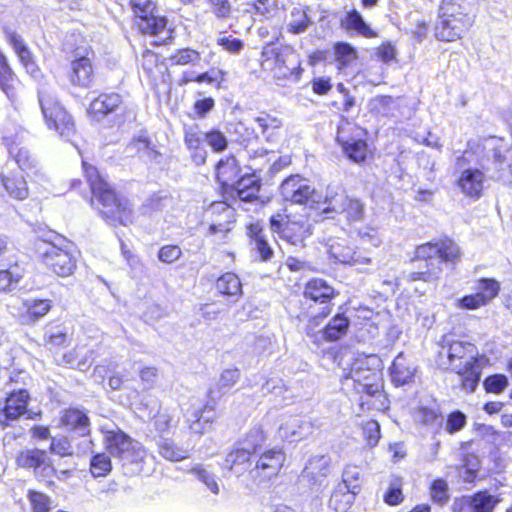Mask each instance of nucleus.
I'll list each match as a JSON object with an SVG mask.
<instances>
[{
  "mask_svg": "<svg viewBox=\"0 0 512 512\" xmlns=\"http://www.w3.org/2000/svg\"><path fill=\"white\" fill-rule=\"evenodd\" d=\"M0 180L7 194L16 200H24L28 197L27 182L21 175H1Z\"/></svg>",
  "mask_w": 512,
  "mask_h": 512,
  "instance_id": "obj_38",
  "label": "nucleus"
},
{
  "mask_svg": "<svg viewBox=\"0 0 512 512\" xmlns=\"http://www.w3.org/2000/svg\"><path fill=\"white\" fill-rule=\"evenodd\" d=\"M216 289L223 295L240 297L242 294V284L239 277L227 272L220 276L216 282Z\"/></svg>",
  "mask_w": 512,
  "mask_h": 512,
  "instance_id": "obj_44",
  "label": "nucleus"
},
{
  "mask_svg": "<svg viewBox=\"0 0 512 512\" xmlns=\"http://www.w3.org/2000/svg\"><path fill=\"white\" fill-rule=\"evenodd\" d=\"M284 462L285 454L282 449H269L259 456L250 473L254 478L270 479L280 472Z\"/></svg>",
  "mask_w": 512,
  "mask_h": 512,
  "instance_id": "obj_18",
  "label": "nucleus"
},
{
  "mask_svg": "<svg viewBox=\"0 0 512 512\" xmlns=\"http://www.w3.org/2000/svg\"><path fill=\"white\" fill-rule=\"evenodd\" d=\"M32 512H49L52 506L51 498L39 491L29 490L27 493Z\"/></svg>",
  "mask_w": 512,
  "mask_h": 512,
  "instance_id": "obj_53",
  "label": "nucleus"
},
{
  "mask_svg": "<svg viewBox=\"0 0 512 512\" xmlns=\"http://www.w3.org/2000/svg\"><path fill=\"white\" fill-rule=\"evenodd\" d=\"M42 264L51 272L60 277H68L76 268V259L68 250V246H58L54 243L44 242L38 247Z\"/></svg>",
  "mask_w": 512,
  "mask_h": 512,
  "instance_id": "obj_10",
  "label": "nucleus"
},
{
  "mask_svg": "<svg viewBox=\"0 0 512 512\" xmlns=\"http://www.w3.org/2000/svg\"><path fill=\"white\" fill-rule=\"evenodd\" d=\"M338 485H345L352 493L358 494L361 487L360 468L355 465H347L342 474V482Z\"/></svg>",
  "mask_w": 512,
  "mask_h": 512,
  "instance_id": "obj_48",
  "label": "nucleus"
},
{
  "mask_svg": "<svg viewBox=\"0 0 512 512\" xmlns=\"http://www.w3.org/2000/svg\"><path fill=\"white\" fill-rule=\"evenodd\" d=\"M188 473H191L196 476V478L201 481L208 490H210L213 494H218L220 491L219 484L214 474L208 471L203 465L197 464L193 466Z\"/></svg>",
  "mask_w": 512,
  "mask_h": 512,
  "instance_id": "obj_51",
  "label": "nucleus"
},
{
  "mask_svg": "<svg viewBox=\"0 0 512 512\" xmlns=\"http://www.w3.org/2000/svg\"><path fill=\"white\" fill-rule=\"evenodd\" d=\"M121 96L117 93L101 94L89 106V113L101 117L114 111L121 104Z\"/></svg>",
  "mask_w": 512,
  "mask_h": 512,
  "instance_id": "obj_37",
  "label": "nucleus"
},
{
  "mask_svg": "<svg viewBox=\"0 0 512 512\" xmlns=\"http://www.w3.org/2000/svg\"><path fill=\"white\" fill-rule=\"evenodd\" d=\"M304 296L314 302L327 303L335 296V290L325 280L315 278L307 282Z\"/></svg>",
  "mask_w": 512,
  "mask_h": 512,
  "instance_id": "obj_35",
  "label": "nucleus"
},
{
  "mask_svg": "<svg viewBox=\"0 0 512 512\" xmlns=\"http://www.w3.org/2000/svg\"><path fill=\"white\" fill-rule=\"evenodd\" d=\"M356 237L360 244L378 248L383 243V238L378 229L373 226H365L356 231Z\"/></svg>",
  "mask_w": 512,
  "mask_h": 512,
  "instance_id": "obj_50",
  "label": "nucleus"
},
{
  "mask_svg": "<svg viewBox=\"0 0 512 512\" xmlns=\"http://www.w3.org/2000/svg\"><path fill=\"white\" fill-rule=\"evenodd\" d=\"M473 22V16H444L440 12L435 35L442 41H455L460 39L470 29Z\"/></svg>",
  "mask_w": 512,
  "mask_h": 512,
  "instance_id": "obj_17",
  "label": "nucleus"
},
{
  "mask_svg": "<svg viewBox=\"0 0 512 512\" xmlns=\"http://www.w3.org/2000/svg\"><path fill=\"white\" fill-rule=\"evenodd\" d=\"M205 221L209 225V234L225 236L235 223V210L226 202H214L206 210Z\"/></svg>",
  "mask_w": 512,
  "mask_h": 512,
  "instance_id": "obj_14",
  "label": "nucleus"
},
{
  "mask_svg": "<svg viewBox=\"0 0 512 512\" xmlns=\"http://www.w3.org/2000/svg\"><path fill=\"white\" fill-rule=\"evenodd\" d=\"M490 364V359L484 354L475 352L470 355L466 361V368L462 376V388L466 392L472 393L478 386L482 369Z\"/></svg>",
  "mask_w": 512,
  "mask_h": 512,
  "instance_id": "obj_24",
  "label": "nucleus"
},
{
  "mask_svg": "<svg viewBox=\"0 0 512 512\" xmlns=\"http://www.w3.org/2000/svg\"><path fill=\"white\" fill-rule=\"evenodd\" d=\"M264 441V431L258 427L253 428L247 434L246 438L227 454L225 467L236 476H241L246 471H250L251 455L263 444Z\"/></svg>",
  "mask_w": 512,
  "mask_h": 512,
  "instance_id": "obj_8",
  "label": "nucleus"
},
{
  "mask_svg": "<svg viewBox=\"0 0 512 512\" xmlns=\"http://www.w3.org/2000/svg\"><path fill=\"white\" fill-rule=\"evenodd\" d=\"M477 0H442L440 12L444 16H473Z\"/></svg>",
  "mask_w": 512,
  "mask_h": 512,
  "instance_id": "obj_41",
  "label": "nucleus"
},
{
  "mask_svg": "<svg viewBox=\"0 0 512 512\" xmlns=\"http://www.w3.org/2000/svg\"><path fill=\"white\" fill-rule=\"evenodd\" d=\"M131 5L139 30L144 34L159 37L158 43H164L170 37L167 19L156 15L153 0H131Z\"/></svg>",
  "mask_w": 512,
  "mask_h": 512,
  "instance_id": "obj_7",
  "label": "nucleus"
},
{
  "mask_svg": "<svg viewBox=\"0 0 512 512\" xmlns=\"http://www.w3.org/2000/svg\"><path fill=\"white\" fill-rule=\"evenodd\" d=\"M357 494L352 493L345 485H337L330 500L329 507L335 512H347L355 500Z\"/></svg>",
  "mask_w": 512,
  "mask_h": 512,
  "instance_id": "obj_40",
  "label": "nucleus"
},
{
  "mask_svg": "<svg viewBox=\"0 0 512 512\" xmlns=\"http://www.w3.org/2000/svg\"><path fill=\"white\" fill-rule=\"evenodd\" d=\"M111 468V460L106 454H97L91 460L90 470L94 477L106 476Z\"/></svg>",
  "mask_w": 512,
  "mask_h": 512,
  "instance_id": "obj_57",
  "label": "nucleus"
},
{
  "mask_svg": "<svg viewBox=\"0 0 512 512\" xmlns=\"http://www.w3.org/2000/svg\"><path fill=\"white\" fill-rule=\"evenodd\" d=\"M466 424V417L463 413L457 411L448 416L446 423V431L453 434L461 430Z\"/></svg>",
  "mask_w": 512,
  "mask_h": 512,
  "instance_id": "obj_64",
  "label": "nucleus"
},
{
  "mask_svg": "<svg viewBox=\"0 0 512 512\" xmlns=\"http://www.w3.org/2000/svg\"><path fill=\"white\" fill-rule=\"evenodd\" d=\"M61 425L78 430L81 434H85L89 428V419L87 415L78 409H67L61 416Z\"/></svg>",
  "mask_w": 512,
  "mask_h": 512,
  "instance_id": "obj_42",
  "label": "nucleus"
},
{
  "mask_svg": "<svg viewBox=\"0 0 512 512\" xmlns=\"http://www.w3.org/2000/svg\"><path fill=\"white\" fill-rule=\"evenodd\" d=\"M346 379L354 382V388L359 393L375 398L373 403H368L374 409L387 408V399L382 393L381 378L376 370L367 367L365 358H358L352 365Z\"/></svg>",
  "mask_w": 512,
  "mask_h": 512,
  "instance_id": "obj_4",
  "label": "nucleus"
},
{
  "mask_svg": "<svg viewBox=\"0 0 512 512\" xmlns=\"http://www.w3.org/2000/svg\"><path fill=\"white\" fill-rule=\"evenodd\" d=\"M231 186L235 196L241 201L250 202L258 198L260 183L255 175H245L236 180Z\"/></svg>",
  "mask_w": 512,
  "mask_h": 512,
  "instance_id": "obj_34",
  "label": "nucleus"
},
{
  "mask_svg": "<svg viewBox=\"0 0 512 512\" xmlns=\"http://www.w3.org/2000/svg\"><path fill=\"white\" fill-rule=\"evenodd\" d=\"M342 26L347 31H353L365 38H374L377 36V33L364 21L357 10H352L347 13L342 20Z\"/></svg>",
  "mask_w": 512,
  "mask_h": 512,
  "instance_id": "obj_39",
  "label": "nucleus"
},
{
  "mask_svg": "<svg viewBox=\"0 0 512 512\" xmlns=\"http://www.w3.org/2000/svg\"><path fill=\"white\" fill-rule=\"evenodd\" d=\"M362 134L359 127L348 121H342L338 126L337 142L345 155L355 163H361L367 157V144L361 138Z\"/></svg>",
  "mask_w": 512,
  "mask_h": 512,
  "instance_id": "obj_13",
  "label": "nucleus"
},
{
  "mask_svg": "<svg viewBox=\"0 0 512 512\" xmlns=\"http://www.w3.org/2000/svg\"><path fill=\"white\" fill-rule=\"evenodd\" d=\"M29 393L20 389L9 393L3 404L0 403V423L7 425L8 421H14L27 411Z\"/></svg>",
  "mask_w": 512,
  "mask_h": 512,
  "instance_id": "obj_20",
  "label": "nucleus"
},
{
  "mask_svg": "<svg viewBox=\"0 0 512 512\" xmlns=\"http://www.w3.org/2000/svg\"><path fill=\"white\" fill-rule=\"evenodd\" d=\"M200 58L199 53L192 49H182L177 51L172 57L171 61L177 65H186L194 63Z\"/></svg>",
  "mask_w": 512,
  "mask_h": 512,
  "instance_id": "obj_63",
  "label": "nucleus"
},
{
  "mask_svg": "<svg viewBox=\"0 0 512 512\" xmlns=\"http://www.w3.org/2000/svg\"><path fill=\"white\" fill-rule=\"evenodd\" d=\"M182 256V250L178 245H165L158 251V259L165 264H172Z\"/></svg>",
  "mask_w": 512,
  "mask_h": 512,
  "instance_id": "obj_62",
  "label": "nucleus"
},
{
  "mask_svg": "<svg viewBox=\"0 0 512 512\" xmlns=\"http://www.w3.org/2000/svg\"><path fill=\"white\" fill-rule=\"evenodd\" d=\"M69 79L72 85L88 88L94 80V69L91 60L82 56L71 62Z\"/></svg>",
  "mask_w": 512,
  "mask_h": 512,
  "instance_id": "obj_29",
  "label": "nucleus"
},
{
  "mask_svg": "<svg viewBox=\"0 0 512 512\" xmlns=\"http://www.w3.org/2000/svg\"><path fill=\"white\" fill-rule=\"evenodd\" d=\"M311 432V425L299 416H286L281 419L278 437L287 442H298Z\"/></svg>",
  "mask_w": 512,
  "mask_h": 512,
  "instance_id": "obj_22",
  "label": "nucleus"
},
{
  "mask_svg": "<svg viewBox=\"0 0 512 512\" xmlns=\"http://www.w3.org/2000/svg\"><path fill=\"white\" fill-rule=\"evenodd\" d=\"M245 12L270 18L278 9L274 0H253L246 4Z\"/></svg>",
  "mask_w": 512,
  "mask_h": 512,
  "instance_id": "obj_49",
  "label": "nucleus"
},
{
  "mask_svg": "<svg viewBox=\"0 0 512 512\" xmlns=\"http://www.w3.org/2000/svg\"><path fill=\"white\" fill-rule=\"evenodd\" d=\"M362 429L367 444L370 447L376 446L381 437L379 423L375 420H369L363 424Z\"/></svg>",
  "mask_w": 512,
  "mask_h": 512,
  "instance_id": "obj_61",
  "label": "nucleus"
},
{
  "mask_svg": "<svg viewBox=\"0 0 512 512\" xmlns=\"http://www.w3.org/2000/svg\"><path fill=\"white\" fill-rule=\"evenodd\" d=\"M309 25L306 12L301 8H294L287 22V28L290 33L299 34L304 32Z\"/></svg>",
  "mask_w": 512,
  "mask_h": 512,
  "instance_id": "obj_52",
  "label": "nucleus"
},
{
  "mask_svg": "<svg viewBox=\"0 0 512 512\" xmlns=\"http://www.w3.org/2000/svg\"><path fill=\"white\" fill-rule=\"evenodd\" d=\"M349 326L348 319L343 315L333 317L325 327L323 334L326 340L335 341L346 334Z\"/></svg>",
  "mask_w": 512,
  "mask_h": 512,
  "instance_id": "obj_46",
  "label": "nucleus"
},
{
  "mask_svg": "<svg viewBox=\"0 0 512 512\" xmlns=\"http://www.w3.org/2000/svg\"><path fill=\"white\" fill-rule=\"evenodd\" d=\"M104 443L108 452L123 461V464H140L147 456L143 445L118 428L102 427Z\"/></svg>",
  "mask_w": 512,
  "mask_h": 512,
  "instance_id": "obj_5",
  "label": "nucleus"
},
{
  "mask_svg": "<svg viewBox=\"0 0 512 512\" xmlns=\"http://www.w3.org/2000/svg\"><path fill=\"white\" fill-rule=\"evenodd\" d=\"M499 499L487 492H478L454 505V512H493Z\"/></svg>",
  "mask_w": 512,
  "mask_h": 512,
  "instance_id": "obj_25",
  "label": "nucleus"
},
{
  "mask_svg": "<svg viewBox=\"0 0 512 512\" xmlns=\"http://www.w3.org/2000/svg\"><path fill=\"white\" fill-rule=\"evenodd\" d=\"M508 385L509 380L503 374L490 375L483 382L485 391L493 394H501Z\"/></svg>",
  "mask_w": 512,
  "mask_h": 512,
  "instance_id": "obj_56",
  "label": "nucleus"
},
{
  "mask_svg": "<svg viewBox=\"0 0 512 512\" xmlns=\"http://www.w3.org/2000/svg\"><path fill=\"white\" fill-rule=\"evenodd\" d=\"M17 83L6 57L0 51V88L8 96L9 99L16 97L15 84Z\"/></svg>",
  "mask_w": 512,
  "mask_h": 512,
  "instance_id": "obj_45",
  "label": "nucleus"
},
{
  "mask_svg": "<svg viewBox=\"0 0 512 512\" xmlns=\"http://www.w3.org/2000/svg\"><path fill=\"white\" fill-rule=\"evenodd\" d=\"M485 174L479 168L463 169L458 177L457 185L461 192L471 198H479L483 192Z\"/></svg>",
  "mask_w": 512,
  "mask_h": 512,
  "instance_id": "obj_23",
  "label": "nucleus"
},
{
  "mask_svg": "<svg viewBox=\"0 0 512 512\" xmlns=\"http://www.w3.org/2000/svg\"><path fill=\"white\" fill-rule=\"evenodd\" d=\"M240 372L238 369H226L224 370L218 381L219 391L222 393H226L229 391L239 380Z\"/></svg>",
  "mask_w": 512,
  "mask_h": 512,
  "instance_id": "obj_59",
  "label": "nucleus"
},
{
  "mask_svg": "<svg viewBox=\"0 0 512 512\" xmlns=\"http://www.w3.org/2000/svg\"><path fill=\"white\" fill-rule=\"evenodd\" d=\"M186 418L191 433L201 436L211 430L216 413L211 406L193 403L186 412Z\"/></svg>",
  "mask_w": 512,
  "mask_h": 512,
  "instance_id": "obj_19",
  "label": "nucleus"
},
{
  "mask_svg": "<svg viewBox=\"0 0 512 512\" xmlns=\"http://www.w3.org/2000/svg\"><path fill=\"white\" fill-rule=\"evenodd\" d=\"M335 56L339 68H343L356 60L357 52L347 43H337L335 45Z\"/></svg>",
  "mask_w": 512,
  "mask_h": 512,
  "instance_id": "obj_55",
  "label": "nucleus"
},
{
  "mask_svg": "<svg viewBox=\"0 0 512 512\" xmlns=\"http://www.w3.org/2000/svg\"><path fill=\"white\" fill-rule=\"evenodd\" d=\"M239 173V163L233 156L221 159L216 166V177L223 187L231 186Z\"/></svg>",
  "mask_w": 512,
  "mask_h": 512,
  "instance_id": "obj_36",
  "label": "nucleus"
},
{
  "mask_svg": "<svg viewBox=\"0 0 512 512\" xmlns=\"http://www.w3.org/2000/svg\"><path fill=\"white\" fill-rule=\"evenodd\" d=\"M3 140L9 155L16 161L20 169L28 171L37 167L36 158L30 153L27 146L24 145L23 132H17L14 136L5 135Z\"/></svg>",
  "mask_w": 512,
  "mask_h": 512,
  "instance_id": "obj_21",
  "label": "nucleus"
},
{
  "mask_svg": "<svg viewBox=\"0 0 512 512\" xmlns=\"http://www.w3.org/2000/svg\"><path fill=\"white\" fill-rule=\"evenodd\" d=\"M262 67L269 72L278 85L285 86L288 81H298L300 62L297 55L289 50L278 52L273 47L264 49Z\"/></svg>",
  "mask_w": 512,
  "mask_h": 512,
  "instance_id": "obj_3",
  "label": "nucleus"
},
{
  "mask_svg": "<svg viewBox=\"0 0 512 512\" xmlns=\"http://www.w3.org/2000/svg\"><path fill=\"white\" fill-rule=\"evenodd\" d=\"M3 31L6 40L13 47L26 71L33 77H36L39 72L38 67L33 61L32 54L28 47L24 44L22 38L9 27H4Z\"/></svg>",
  "mask_w": 512,
  "mask_h": 512,
  "instance_id": "obj_27",
  "label": "nucleus"
},
{
  "mask_svg": "<svg viewBox=\"0 0 512 512\" xmlns=\"http://www.w3.org/2000/svg\"><path fill=\"white\" fill-rule=\"evenodd\" d=\"M430 495L433 502L445 504L449 499L447 482L443 479L434 480L430 487Z\"/></svg>",
  "mask_w": 512,
  "mask_h": 512,
  "instance_id": "obj_58",
  "label": "nucleus"
},
{
  "mask_svg": "<svg viewBox=\"0 0 512 512\" xmlns=\"http://www.w3.org/2000/svg\"><path fill=\"white\" fill-rule=\"evenodd\" d=\"M205 141L214 152H222L228 145L226 136L219 130H211L205 133Z\"/></svg>",
  "mask_w": 512,
  "mask_h": 512,
  "instance_id": "obj_60",
  "label": "nucleus"
},
{
  "mask_svg": "<svg viewBox=\"0 0 512 512\" xmlns=\"http://www.w3.org/2000/svg\"><path fill=\"white\" fill-rule=\"evenodd\" d=\"M270 227L281 239L293 246H303L304 241L312 234V226L304 216L277 214L270 218Z\"/></svg>",
  "mask_w": 512,
  "mask_h": 512,
  "instance_id": "obj_9",
  "label": "nucleus"
},
{
  "mask_svg": "<svg viewBox=\"0 0 512 512\" xmlns=\"http://www.w3.org/2000/svg\"><path fill=\"white\" fill-rule=\"evenodd\" d=\"M280 194L285 201L295 204L324 205V196L299 175L286 178L280 186Z\"/></svg>",
  "mask_w": 512,
  "mask_h": 512,
  "instance_id": "obj_11",
  "label": "nucleus"
},
{
  "mask_svg": "<svg viewBox=\"0 0 512 512\" xmlns=\"http://www.w3.org/2000/svg\"><path fill=\"white\" fill-rule=\"evenodd\" d=\"M38 97L48 128L55 130L61 137L67 140L70 139L74 134V122L71 116L50 90L42 89L39 91Z\"/></svg>",
  "mask_w": 512,
  "mask_h": 512,
  "instance_id": "obj_6",
  "label": "nucleus"
},
{
  "mask_svg": "<svg viewBox=\"0 0 512 512\" xmlns=\"http://www.w3.org/2000/svg\"><path fill=\"white\" fill-rule=\"evenodd\" d=\"M416 374V366L404 355L399 353L390 367L392 382L396 385H405L410 383Z\"/></svg>",
  "mask_w": 512,
  "mask_h": 512,
  "instance_id": "obj_31",
  "label": "nucleus"
},
{
  "mask_svg": "<svg viewBox=\"0 0 512 512\" xmlns=\"http://www.w3.org/2000/svg\"><path fill=\"white\" fill-rule=\"evenodd\" d=\"M324 205V213H344L348 221H360L364 216L363 204L359 200L349 198L340 187L327 188Z\"/></svg>",
  "mask_w": 512,
  "mask_h": 512,
  "instance_id": "obj_12",
  "label": "nucleus"
},
{
  "mask_svg": "<svg viewBox=\"0 0 512 512\" xmlns=\"http://www.w3.org/2000/svg\"><path fill=\"white\" fill-rule=\"evenodd\" d=\"M485 147L494 149L495 169H497V178L504 182L512 184V150H505L501 154L503 143L500 140L491 138L486 141Z\"/></svg>",
  "mask_w": 512,
  "mask_h": 512,
  "instance_id": "obj_26",
  "label": "nucleus"
},
{
  "mask_svg": "<svg viewBox=\"0 0 512 512\" xmlns=\"http://www.w3.org/2000/svg\"><path fill=\"white\" fill-rule=\"evenodd\" d=\"M473 352H475L473 344L452 341L449 337L445 336L439 356L440 358L446 356L449 368L462 377L464 371H466V361H468Z\"/></svg>",
  "mask_w": 512,
  "mask_h": 512,
  "instance_id": "obj_16",
  "label": "nucleus"
},
{
  "mask_svg": "<svg viewBox=\"0 0 512 512\" xmlns=\"http://www.w3.org/2000/svg\"><path fill=\"white\" fill-rule=\"evenodd\" d=\"M203 140H205V133H202L197 126L185 129L184 141L196 165L204 164L207 159V151L202 146Z\"/></svg>",
  "mask_w": 512,
  "mask_h": 512,
  "instance_id": "obj_32",
  "label": "nucleus"
},
{
  "mask_svg": "<svg viewBox=\"0 0 512 512\" xmlns=\"http://www.w3.org/2000/svg\"><path fill=\"white\" fill-rule=\"evenodd\" d=\"M84 173L90 184L94 199L100 206V213L112 222L128 225L133 221V211L125 198H119L111 185L102 177L97 168L82 162Z\"/></svg>",
  "mask_w": 512,
  "mask_h": 512,
  "instance_id": "obj_1",
  "label": "nucleus"
},
{
  "mask_svg": "<svg viewBox=\"0 0 512 512\" xmlns=\"http://www.w3.org/2000/svg\"><path fill=\"white\" fill-rule=\"evenodd\" d=\"M26 313L23 316L26 323H33L44 317L52 308V302L48 299H32L24 301Z\"/></svg>",
  "mask_w": 512,
  "mask_h": 512,
  "instance_id": "obj_43",
  "label": "nucleus"
},
{
  "mask_svg": "<svg viewBox=\"0 0 512 512\" xmlns=\"http://www.w3.org/2000/svg\"><path fill=\"white\" fill-rule=\"evenodd\" d=\"M159 454L169 461H180L188 457V451L178 447L169 439H163L158 443Z\"/></svg>",
  "mask_w": 512,
  "mask_h": 512,
  "instance_id": "obj_47",
  "label": "nucleus"
},
{
  "mask_svg": "<svg viewBox=\"0 0 512 512\" xmlns=\"http://www.w3.org/2000/svg\"><path fill=\"white\" fill-rule=\"evenodd\" d=\"M416 258L427 262L425 271L412 272L408 275L411 282L422 280L431 282L442 273V262H457L461 257L459 246L451 239H443L438 242H428L416 249Z\"/></svg>",
  "mask_w": 512,
  "mask_h": 512,
  "instance_id": "obj_2",
  "label": "nucleus"
},
{
  "mask_svg": "<svg viewBox=\"0 0 512 512\" xmlns=\"http://www.w3.org/2000/svg\"><path fill=\"white\" fill-rule=\"evenodd\" d=\"M23 274L18 267L0 271V292H7L13 289L22 279Z\"/></svg>",
  "mask_w": 512,
  "mask_h": 512,
  "instance_id": "obj_54",
  "label": "nucleus"
},
{
  "mask_svg": "<svg viewBox=\"0 0 512 512\" xmlns=\"http://www.w3.org/2000/svg\"><path fill=\"white\" fill-rule=\"evenodd\" d=\"M254 121L267 142L274 143L280 138L283 121L277 116L261 112Z\"/></svg>",
  "mask_w": 512,
  "mask_h": 512,
  "instance_id": "obj_33",
  "label": "nucleus"
},
{
  "mask_svg": "<svg viewBox=\"0 0 512 512\" xmlns=\"http://www.w3.org/2000/svg\"><path fill=\"white\" fill-rule=\"evenodd\" d=\"M500 291V283L493 278H481L477 283V292L466 295L456 302V307L477 310L489 304Z\"/></svg>",
  "mask_w": 512,
  "mask_h": 512,
  "instance_id": "obj_15",
  "label": "nucleus"
},
{
  "mask_svg": "<svg viewBox=\"0 0 512 512\" xmlns=\"http://www.w3.org/2000/svg\"><path fill=\"white\" fill-rule=\"evenodd\" d=\"M328 253L337 262L349 265L369 264L370 258L362 256L347 245L345 240L333 241L329 244Z\"/></svg>",
  "mask_w": 512,
  "mask_h": 512,
  "instance_id": "obj_30",
  "label": "nucleus"
},
{
  "mask_svg": "<svg viewBox=\"0 0 512 512\" xmlns=\"http://www.w3.org/2000/svg\"><path fill=\"white\" fill-rule=\"evenodd\" d=\"M17 463L22 467L41 470L43 476H50L55 472L46 452L39 449L26 450L20 453L17 458Z\"/></svg>",
  "mask_w": 512,
  "mask_h": 512,
  "instance_id": "obj_28",
  "label": "nucleus"
}]
</instances>
